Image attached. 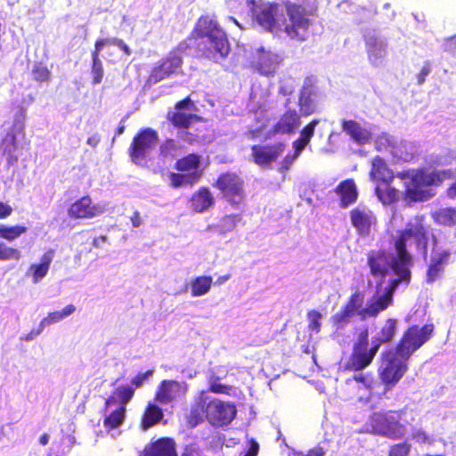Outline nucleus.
<instances>
[{"label":"nucleus","instance_id":"f257e3e1","mask_svg":"<svg viewBox=\"0 0 456 456\" xmlns=\"http://www.w3.org/2000/svg\"><path fill=\"white\" fill-rule=\"evenodd\" d=\"M187 43L193 41L191 47L195 48V56L216 61L217 57L226 58L231 51L226 33L220 27L217 20L210 15L200 16L190 36Z\"/></svg>","mask_w":456,"mask_h":456},{"label":"nucleus","instance_id":"f03ea898","mask_svg":"<svg viewBox=\"0 0 456 456\" xmlns=\"http://www.w3.org/2000/svg\"><path fill=\"white\" fill-rule=\"evenodd\" d=\"M430 226L426 223L424 216H415L411 222L407 224L406 228L398 231L393 238V249L397 252V256L408 261L414 263V257L407 248V242L410 238H413L414 245L419 249L424 257L428 255V243L431 241Z\"/></svg>","mask_w":456,"mask_h":456},{"label":"nucleus","instance_id":"7ed1b4c3","mask_svg":"<svg viewBox=\"0 0 456 456\" xmlns=\"http://www.w3.org/2000/svg\"><path fill=\"white\" fill-rule=\"evenodd\" d=\"M286 13L289 17V23L285 25V33L293 39L305 40L307 30L313 24L312 18L317 15L318 4L305 1L303 4L291 2L284 4Z\"/></svg>","mask_w":456,"mask_h":456},{"label":"nucleus","instance_id":"20e7f679","mask_svg":"<svg viewBox=\"0 0 456 456\" xmlns=\"http://www.w3.org/2000/svg\"><path fill=\"white\" fill-rule=\"evenodd\" d=\"M408 361L409 358L394 347L381 353L378 375L386 391L391 390L407 372Z\"/></svg>","mask_w":456,"mask_h":456},{"label":"nucleus","instance_id":"39448f33","mask_svg":"<svg viewBox=\"0 0 456 456\" xmlns=\"http://www.w3.org/2000/svg\"><path fill=\"white\" fill-rule=\"evenodd\" d=\"M159 141L158 132L151 127L139 129L128 148V156L136 166L146 167L151 160V154Z\"/></svg>","mask_w":456,"mask_h":456},{"label":"nucleus","instance_id":"423d86ee","mask_svg":"<svg viewBox=\"0 0 456 456\" xmlns=\"http://www.w3.org/2000/svg\"><path fill=\"white\" fill-rule=\"evenodd\" d=\"M379 349L370 343L369 344V332L367 329L362 330L357 340L352 346L349 356L343 363L344 370L359 372L368 368L377 355Z\"/></svg>","mask_w":456,"mask_h":456},{"label":"nucleus","instance_id":"0eeeda50","mask_svg":"<svg viewBox=\"0 0 456 456\" xmlns=\"http://www.w3.org/2000/svg\"><path fill=\"white\" fill-rule=\"evenodd\" d=\"M213 186L220 191L222 198L234 208L239 207L246 200L244 180L236 172L226 171L219 174Z\"/></svg>","mask_w":456,"mask_h":456},{"label":"nucleus","instance_id":"6e6552de","mask_svg":"<svg viewBox=\"0 0 456 456\" xmlns=\"http://www.w3.org/2000/svg\"><path fill=\"white\" fill-rule=\"evenodd\" d=\"M190 48V43H187L186 40L181 41L151 69L149 75V81L151 83H159L175 74L183 64L182 54Z\"/></svg>","mask_w":456,"mask_h":456},{"label":"nucleus","instance_id":"1a4fd4ad","mask_svg":"<svg viewBox=\"0 0 456 456\" xmlns=\"http://www.w3.org/2000/svg\"><path fill=\"white\" fill-rule=\"evenodd\" d=\"M434 329L432 323H427L421 328L418 325H411L404 330L394 348L410 359L415 351L432 338Z\"/></svg>","mask_w":456,"mask_h":456},{"label":"nucleus","instance_id":"9d476101","mask_svg":"<svg viewBox=\"0 0 456 456\" xmlns=\"http://www.w3.org/2000/svg\"><path fill=\"white\" fill-rule=\"evenodd\" d=\"M397 258V252L394 250L391 257L385 248L372 249L367 253V266L370 275L381 285L390 271L394 270V262Z\"/></svg>","mask_w":456,"mask_h":456},{"label":"nucleus","instance_id":"9b49d317","mask_svg":"<svg viewBox=\"0 0 456 456\" xmlns=\"http://www.w3.org/2000/svg\"><path fill=\"white\" fill-rule=\"evenodd\" d=\"M206 406L207 420L214 427L227 426L236 417L237 410L233 403L208 397Z\"/></svg>","mask_w":456,"mask_h":456},{"label":"nucleus","instance_id":"f8f14e48","mask_svg":"<svg viewBox=\"0 0 456 456\" xmlns=\"http://www.w3.org/2000/svg\"><path fill=\"white\" fill-rule=\"evenodd\" d=\"M195 104L190 96L178 101L175 104V110L167 113V120L178 130H187L192 123L201 121V117L197 114L186 113L183 110H193Z\"/></svg>","mask_w":456,"mask_h":456},{"label":"nucleus","instance_id":"ddd939ff","mask_svg":"<svg viewBox=\"0 0 456 456\" xmlns=\"http://www.w3.org/2000/svg\"><path fill=\"white\" fill-rule=\"evenodd\" d=\"M116 45L126 55H130L132 53L131 49L128 45L122 40L117 37L112 38H99L94 43V48L91 53L92 56V66L91 72L93 75V85H98L102 83L103 78V68L102 61L100 60V53L103 46L105 45Z\"/></svg>","mask_w":456,"mask_h":456},{"label":"nucleus","instance_id":"4468645a","mask_svg":"<svg viewBox=\"0 0 456 456\" xmlns=\"http://www.w3.org/2000/svg\"><path fill=\"white\" fill-rule=\"evenodd\" d=\"M399 419L400 413L395 411H374L370 415L367 425L372 433L391 436L401 427Z\"/></svg>","mask_w":456,"mask_h":456},{"label":"nucleus","instance_id":"2eb2a0df","mask_svg":"<svg viewBox=\"0 0 456 456\" xmlns=\"http://www.w3.org/2000/svg\"><path fill=\"white\" fill-rule=\"evenodd\" d=\"M432 250L430 256V263L426 272L427 283H433L439 279L444 272L445 266L450 261L452 255L451 250L437 248L438 238L436 234H431Z\"/></svg>","mask_w":456,"mask_h":456},{"label":"nucleus","instance_id":"dca6fc26","mask_svg":"<svg viewBox=\"0 0 456 456\" xmlns=\"http://www.w3.org/2000/svg\"><path fill=\"white\" fill-rule=\"evenodd\" d=\"M399 177L410 178V183L405 190V193L408 198L414 201L423 200V187L430 186L435 183L438 178V175L436 173H429L425 169H419L414 171L411 175L409 174L399 175Z\"/></svg>","mask_w":456,"mask_h":456},{"label":"nucleus","instance_id":"f3484780","mask_svg":"<svg viewBox=\"0 0 456 456\" xmlns=\"http://www.w3.org/2000/svg\"><path fill=\"white\" fill-rule=\"evenodd\" d=\"M317 94L315 80L312 77H305L299 92L297 102L301 116L308 117L317 112V103L315 101Z\"/></svg>","mask_w":456,"mask_h":456},{"label":"nucleus","instance_id":"a211bd4d","mask_svg":"<svg viewBox=\"0 0 456 456\" xmlns=\"http://www.w3.org/2000/svg\"><path fill=\"white\" fill-rule=\"evenodd\" d=\"M187 391L188 385L185 382L165 379L158 387L155 400L162 404H167L177 398L183 397Z\"/></svg>","mask_w":456,"mask_h":456},{"label":"nucleus","instance_id":"6ab92c4d","mask_svg":"<svg viewBox=\"0 0 456 456\" xmlns=\"http://www.w3.org/2000/svg\"><path fill=\"white\" fill-rule=\"evenodd\" d=\"M104 208L98 205L93 204L90 196H83L75 200L68 209V215L74 219H90L102 214Z\"/></svg>","mask_w":456,"mask_h":456},{"label":"nucleus","instance_id":"aec40b11","mask_svg":"<svg viewBox=\"0 0 456 456\" xmlns=\"http://www.w3.org/2000/svg\"><path fill=\"white\" fill-rule=\"evenodd\" d=\"M286 144L280 142L269 145H253L251 147L253 160L260 167H268L284 151Z\"/></svg>","mask_w":456,"mask_h":456},{"label":"nucleus","instance_id":"412c9836","mask_svg":"<svg viewBox=\"0 0 456 456\" xmlns=\"http://www.w3.org/2000/svg\"><path fill=\"white\" fill-rule=\"evenodd\" d=\"M279 6L275 3L262 4L255 7L254 19L266 31L273 32L279 28L277 15Z\"/></svg>","mask_w":456,"mask_h":456},{"label":"nucleus","instance_id":"4be33fe9","mask_svg":"<svg viewBox=\"0 0 456 456\" xmlns=\"http://www.w3.org/2000/svg\"><path fill=\"white\" fill-rule=\"evenodd\" d=\"M412 265V264L397 256V258L394 262L393 270L394 273L396 275V278L389 281L388 285L385 288L384 291V294L390 299H393L395 289L402 282L406 284L410 283L411 278V267Z\"/></svg>","mask_w":456,"mask_h":456},{"label":"nucleus","instance_id":"5701e85b","mask_svg":"<svg viewBox=\"0 0 456 456\" xmlns=\"http://www.w3.org/2000/svg\"><path fill=\"white\" fill-rule=\"evenodd\" d=\"M349 215L352 225L362 236L369 235L371 226L377 223L374 213L366 208L356 207L350 211Z\"/></svg>","mask_w":456,"mask_h":456},{"label":"nucleus","instance_id":"b1692460","mask_svg":"<svg viewBox=\"0 0 456 456\" xmlns=\"http://www.w3.org/2000/svg\"><path fill=\"white\" fill-rule=\"evenodd\" d=\"M141 456H178L175 441L168 436L151 440L143 447Z\"/></svg>","mask_w":456,"mask_h":456},{"label":"nucleus","instance_id":"393cba45","mask_svg":"<svg viewBox=\"0 0 456 456\" xmlns=\"http://www.w3.org/2000/svg\"><path fill=\"white\" fill-rule=\"evenodd\" d=\"M301 115L295 109H288L273 126L274 134H291L299 126Z\"/></svg>","mask_w":456,"mask_h":456},{"label":"nucleus","instance_id":"a878e982","mask_svg":"<svg viewBox=\"0 0 456 456\" xmlns=\"http://www.w3.org/2000/svg\"><path fill=\"white\" fill-rule=\"evenodd\" d=\"M342 394L346 400L354 403H368L373 395V390L362 387L350 379H346L342 387Z\"/></svg>","mask_w":456,"mask_h":456},{"label":"nucleus","instance_id":"bb28decb","mask_svg":"<svg viewBox=\"0 0 456 456\" xmlns=\"http://www.w3.org/2000/svg\"><path fill=\"white\" fill-rule=\"evenodd\" d=\"M53 255L54 250L48 249L42 255L39 263H34L28 266L26 274L31 277L33 283H38L47 275L50 265L53 262Z\"/></svg>","mask_w":456,"mask_h":456},{"label":"nucleus","instance_id":"cd10ccee","mask_svg":"<svg viewBox=\"0 0 456 456\" xmlns=\"http://www.w3.org/2000/svg\"><path fill=\"white\" fill-rule=\"evenodd\" d=\"M342 130L348 134L352 140L359 144H366L371 140V133L367 128L354 119H344L341 122Z\"/></svg>","mask_w":456,"mask_h":456},{"label":"nucleus","instance_id":"c85d7f7f","mask_svg":"<svg viewBox=\"0 0 456 456\" xmlns=\"http://www.w3.org/2000/svg\"><path fill=\"white\" fill-rule=\"evenodd\" d=\"M191 207L196 213H204L215 204V199L207 186L200 187L190 199Z\"/></svg>","mask_w":456,"mask_h":456},{"label":"nucleus","instance_id":"c756f323","mask_svg":"<svg viewBox=\"0 0 456 456\" xmlns=\"http://www.w3.org/2000/svg\"><path fill=\"white\" fill-rule=\"evenodd\" d=\"M335 192L339 196V206L343 208L354 204L358 199L357 188L353 179L340 182L335 188Z\"/></svg>","mask_w":456,"mask_h":456},{"label":"nucleus","instance_id":"7c9ffc66","mask_svg":"<svg viewBox=\"0 0 456 456\" xmlns=\"http://www.w3.org/2000/svg\"><path fill=\"white\" fill-rule=\"evenodd\" d=\"M207 399L208 396L203 393L198 396L186 417L187 427L193 428L207 419Z\"/></svg>","mask_w":456,"mask_h":456},{"label":"nucleus","instance_id":"2f4dec72","mask_svg":"<svg viewBox=\"0 0 456 456\" xmlns=\"http://www.w3.org/2000/svg\"><path fill=\"white\" fill-rule=\"evenodd\" d=\"M396 319H387L377 334L372 338L371 344L379 350L382 345L390 343L393 340L396 333Z\"/></svg>","mask_w":456,"mask_h":456},{"label":"nucleus","instance_id":"473e14b6","mask_svg":"<svg viewBox=\"0 0 456 456\" xmlns=\"http://www.w3.org/2000/svg\"><path fill=\"white\" fill-rule=\"evenodd\" d=\"M370 175L372 180L382 182L385 184H389L394 180L393 172L379 156H376L372 159Z\"/></svg>","mask_w":456,"mask_h":456},{"label":"nucleus","instance_id":"72a5a7b5","mask_svg":"<svg viewBox=\"0 0 456 456\" xmlns=\"http://www.w3.org/2000/svg\"><path fill=\"white\" fill-rule=\"evenodd\" d=\"M241 219L242 217L240 214L224 215L216 224L208 225L207 230L219 234H226L232 232Z\"/></svg>","mask_w":456,"mask_h":456},{"label":"nucleus","instance_id":"f704fd0d","mask_svg":"<svg viewBox=\"0 0 456 456\" xmlns=\"http://www.w3.org/2000/svg\"><path fill=\"white\" fill-rule=\"evenodd\" d=\"M134 394V388L128 385L118 386L112 394L105 400L104 410L108 407L119 403L126 407V403L132 399Z\"/></svg>","mask_w":456,"mask_h":456},{"label":"nucleus","instance_id":"c9c22d12","mask_svg":"<svg viewBox=\"0 0 456 456\" xmlns=\"http://www.w3.org/2000/svg\"><path fill=\"white\" fill-rule=\"evenodd\" d=\"M203 176V171H196L190 173H169V185L172 188H179L181 186H192L197 183Z\"/></svg>","mask_w":456,"mask_h":456},{"label":"nucleus","instance_id":"e433bc0d","mask_svg":"<svg viewBox=\"0 0 456 456\" xmlns=\"http://www.w3.org/2000/svg\"><path fill=\"white\" fill-rule=\"evenodd\" d=\"M201 157L198 153H189L181 159H178L175 163V168L179 172H196L203 171L200 168Z\"/></svg>","mask_w":456,"mask_h":456},{"label":"nucleus","instance_id":"4c0bfd02","mask_svg":"<svg viewBox=\"0 0 456 456\" xmlns=\"http://www.w3.org/2000/svg\"><path fill=\"white\" fill-rule=\"evenodd\" d=\"M320 123L319 118H314L308 122L300 131L298 138H297L292 145L297 151H303L310 142L314 135L316 126Z\"/></svg>","mask_w":456,"mask_h":456},{"label":"nucleus","instance_id":"58836bf2","mask_svg":"<svg viewBox=\"0 0 456 456\" xmlns=\"http://www.w3.org/2000/svg\"><path fill=\"white\" fill-rule=\"evenodd\" d=\"M392 304L393 299H390L383 294L377 298L370 300L363 312L366 313V317H376L380 312L385 311Z\"/></svg>","mask_w":456,"mask_h":456},{"label":"nucleus","instance_id":"ea45409f","mask_svg":"<svg viewBox=\"0 0 456 456\" xmlns=\"http://www.w3.org/2000/svg\"><path fill=\"white\" fill-rule=\"evenodd\" d=\"M162 418V409L156 404H149L142 418V428L143 429H148L159 423Z\"/></svg>","mask_w":456,"mask_h":456},{"label":"nucleus","instance_id":"a19ab883","mask_svg":"<svg viewBox=\"0 0 456 456\" xmlns=\"http://www.w3.org/2000/svg\"><path fill=\"white\" fill-rule=\"evenodd\" d=\"M126 411L125 406L118 405L116 410L110 411L103 419L104 428L108 430H112L122 426L126 419Z\"/></svg>","mask_w":456,"mask_h":456},{"label":"nucleus","instance_id":"79ce46f5","mask_svg":"<svg viewBox=\"0 0 456 456\" xmlns=\"http://www.w3.org/2000/svg\"><path fill=\"white\" fill-rule=\"evenodd\" d=\"M211 276H198L191 280V295L192 297H201L208 293L212 286Z\"/></svg>","mask_w":456,"mask_h":456},{"label":"nucleus","instance_id":"37998d69","mask_svg":"<svg viewBox=\"0 0 456 456\" xmlns=\"http://www.w3.org/2000/svg\"><path fill=\"white\" fill-rule=\"evenodd\" d=\"M363 302H364V294L362 291H355L348 297L346 303L344 305L346 308H348L351 312H353L355 315H360L362 319L366 318V313L363 312Z\"/></svg>","mask_w":456,"mask_h":456},{"label":"nucleus","instance_id":"c03bdc74","mask_svg":"<svg viewBox=\"0 0 456 456\" xmlns=\"http://www.w3.org/2000/svg\"><path fill=\"white\" fill-rule=\"evenodd\" d=\"M432 217L435 223L440 225L453 226L456 224V208H440L432 215Z\"/></svg>","mask_w":456,"mask_h":456},{"label":"nucleus","instance_id":"a18cd8bd","mask_svg":"<svg viewBox=\"0 0 456 456\" xmlns=\"http://www.w3.org/2000/svg\"><path fill=\"white\" fill-rule=\"evenodd\" d=\"M75 311H76L75 305L70 304V305H66L61 311L51 312L47 314L46 317L43 318L40 321L41 326H43L45 329L46 326H49L55 322H59L65 317L72 314Z\"/></svg>","mask_w":456,"mask_h":456},{"label":"nucleus","instance_id":"49530a36","mask_svg":"<svg viewBox=\"0 0 456 456\" xmlns=\"http://www.w3.org/2000/svg\"><path fill=\"white\" fill-rule=\"evenodd\" d=\"M375 192L378 199L384 205L393 204L398 200V191L389 186V184H385L384 187L377 186Z\"/></svg>","mask_w":456,"mask_h":456},{"label":"nucleus","instance_id":"de8ad7c7","mask_svg":"<svg viewBox=\"0 0 456 456\" xmlns=\"http://www.w3.org/2000/svg\"><path fill=\"white\" fill-rule=\"evenodd\" d=\"M354 315L355 314L353 312L343 305L338 313L334 314L330 317V320L334 328L340 330L344 329L351 322Z\"/></svg>","mask_w":456,"mask_h":456},{"label":"nucleus","instance_id":"09e8293b","mask_svg":"<svg viewBox=\"0 0 456 456\" xmlns=\"http://www.w3.org/2000/svg\"><path fill=\"white\" fill-rule=\"evenodd\" d=\"M366 45L368 56L371 61H376L385 53V44L376 37H370L366 42Z\"/></svg>","mask_w":456,"mask_h":456},{"label":"nucleus","instance_id":"8fccbe9b","mask_svg":"<svg viewBox=\"0 0 456 456\" xmlns=\"http://www.w3.org/2000/svg\"><path fill=\"white\" fill-rule=\"evenodd\" d=\"M28 228L24 225L5 226L0 225V238L7 241H13L27 232Z\"/></svg>","mask_w":456,"mask_h":456},{"label":"nucleus","instance_id":"3c124183","mask_svg":"<svg viewBox=\"0 0 456 456\" xmlns=\"http://www.w3.org/2000/svg\"><path fill=\"white\" fill-rule=\"evenodd\" d=\"M32 77L38 83H45L51 79L52 72L42 61L35 62L32 68Z\"/></svg>","mask_w":456,"mask_h":456},{"label":"nucleus","instance_id":"603ef678","mask_svg":"<svg viewBox=\"0 0 456 456\" xmlns=\"http://www.w3.org/2000/svg\"><path fill=\"white\" fill-rule=\"evenodd\" d=\"M20 258L21 252L19 248L0 242V261H19Z\"/></svg>","mask_w":456,"mask_h":456},{"label":"nucleus","instance_id":"864d4df0","mask_svg":"<svg viewBox=\"0 0 456 456\" xmlns=\"http://www.w3.org/2000/svg\"><path fill=\"white\" fill-rule=\"evenodd\" d=\"M178 150L179 146L175 139L166 138L159 145V156L163 158L174 157Z\"/></svg>","mask_w":456,"mask_h":456},{"label":"nucleus","instance_id":"5fc2aeb1","mask_svg":"<svg viewBox=\"0 0 456 456\" xmlns=\"http://www.w3.org/2000/svg\"><path fill=\"white\" fill-rule=\"evenodd\" d=\"M348 379L354 381V384L357 383L358 385L368 387L371 390L374 389V385L376 382L372 373H363L362 371L357 372V374L348 378Z\"/></svg>","mask_w":456,"mask_h":456},{"label":"nucleus","instance_id":"6e6d98bb","mask_svg":"<svg viewBox=\"0 0 456 456\" xmlns=\"http://www.w3.org/2000/svg\"><path fill=\"white\" fill-rule=\"evenodd\" d=\"M307 319L308 330L312 332L319 333L322 327V314L317 310H311L307 313Z\"/></svg>","mask_w":456,"mask_h":456},{"label":"nucleus","instance_id":"4d7b16f0","mask_svg":"<svg viewBox=\"0 0 456 456\" xmlns=\"http://www.w3.org/2000/svg\"><path fill=\"white\" fill-rule=\"evenodd\" d=\"M325 453L326 450L320 444H317L316 446L309 449L306 452L302 451L293 452L292 456H325Z\"/></svg>","mask_w":456,"mask_h":456},{"label":"nucleus","instance_id":"13d9d810","mask_svg":"<svg viewBox=\"0 0 456 456\" xmlns=\"http://www.w3.org/2000/svg\"><path fill=\"white\" fill-rule=\"evenodd\" d=\"M294 151L288 153L281 162V169L289 170L291 167L292 163L296 160V159L299 156V154L303 151H297V148H293Z\"/></svg>","mask_w":456,"mask_h":456},{"label":"nucleus","instance_id":"bf43d9fd","mask_svg":"<svg viewBox=\"0 0 456 456\" xmlns=\"http://www.w3.org/2000/svg\"><path fill=\"white\" fill-rule=\"evenodd\" d=\"M232 387L225 384L217 383L216 381L211 382L208 387V391L214 394H224L229 395Z\"/></svg>","mask_w":456,"mask_h":456},{"label":"nucleus","instance_id":"052dcab7","mask_svg":"<svg viewBox=\"0 0 456 456\" xmlns=\"http://www.w3.org/2000/svg\"><path fill=\"white\" fill-rule=\"evenodd\" d=\"M409 445L405 443L398 444L391 447L389 456H406L409 453Z\"/></svg>","mask_w":456,"mask_h":456},{"label":"nucleus","instance_id":"680f3d73","mask_svg":"<svg viewBox=\"0 0 456 456\" xmlns=\"http://www.w3.org/2000/svg\"><path fill=\"white\" fill-rule=\"evenodd\" d=\"M152 373H153V370H147L146 372H143V373H138L137 375H135V376L132 379V380H131L132 385H134V388L135 389V388L140 387L143 384V382H144V381H145V380H146L150 376H151V375H152Z\"/></svg>","mask_w":456,"mask_h":456},{"label":"nucleus","instance_id":"e2e57ef3","mask_svg":"<svg viewBox=\"0 0 456 456\" xmlns=\"http://www.w3.org/2000/svg\"><path fill=\"white\" fill-rule=\"evenodd\" d=\"M13 212V208L6 202L0 201V220L6 219Z\"/></svg>","mask_w":456,"mask_h":456},{"label":"nucleus","instance_id":"0e129e2a","mask_svg":"<svg viewBox=\"0 0 456 456\" xmlns=\"http://www.w3.org/2000/svg\"><path fill=\"white\" fill-rule=\"evenodd\" d=\"M431 66L429 62H426L419 73L417 75V82L421 85L425 82L427 76L430 73Z\"/></svg>","mask_w":456,"mask_h":456},{"label":"nucleus","instance_id":"69168bd1","mask_svg":"<svg viewBox=\"0 0 456 456\" xmlns=\"http://www.w3.org/2000/svg\"><path fill=\"white\" fill-rule=\"evenodd\" d=\"M258 451H259L258 443L254 439H250L249 446H248V450L243 453L242 456H257Z\"/></svg>","mask_w":456,"mask_h":456},{"label":"nucleus","instance_id":"338daca9","mask_svg":"<svg viewBox=\"0 0 456 456\" xmlns=\"http://www.w3.org/2000/svg\"><path fill=\"white\" fill-rule=\"evenodd\" d=\"M44 330V327L39 323L37 329H32L28 333L24 335L21 339L25 341L33 340L37 336H38Z\"/></svg>","mask_w":456,"mask_h":456},{"label":"nucleus","instance_id":"774afa93","mask_svg":"<svg viewBox=\"0 0 456 456\" xmlns=\"http://www.w3.org/2000/svg\"><path fill=\"white\" fill-rule=\"evenodd\" d=\"M182 138L183 141L187 142L189 144H193L196 142L200 141L198 135H194L189 131H185L182 134Z\"/></svg>","mask_w":456,"mask_h":456}]
</instances>
